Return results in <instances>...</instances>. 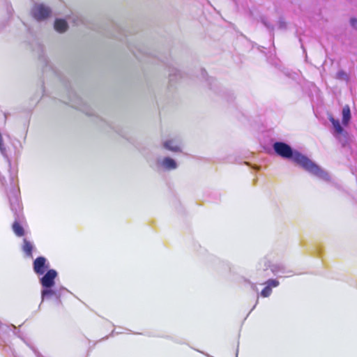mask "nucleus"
<instances>
[{
    "instance_id": "nucleus-14",
    "label": "nucleus",
    "mask_w": 357,
    "mask_h": 357,
    "mask_svg": "<svg viewBox=\"0 0 357 357\" xmlns=\"http://www.w3.org/2000/svg\"><path fill=\"white\" fill-rule=\"evenodd\" d=\"M68 20L75 25H78L82 22V18L77 14H73L68 17Z\"/></svg>"
},
{
    "instance_id": "nucleus-16",
    "label": "nucleus",
    "mask_w": 357,
    "mask_h": 357,
    "mask_svg": "<svg viewBox=\"0 0 357 357\" xmlns=\"http://www.w3.org/2000/svg\"><path fill=\"white\" fill-rule=\"evenodd\" d=\"M0 151L3 155H4L6 153V148L3 145V140L2 135L1 132H0Z\"/></svg>"
},
{
    "instance_id": "nucleus-4",
    "label": "nucleus",
    "mask_w": 357,
    "mask_h": 357,
    "mask_svg": "<svg viewBox=\"0 0 357 357\" xmlns=\"http://www.w3.org/2000/svg\"><path fill=\"white\" fill-rule=\"evenodd\" d=\"M57 276L56 271L52 269L48 271L46 274L40 278V283L43 287H53L54 285V279Z\"/></svg>"
},
{
    "instance_id": "nucleus-17",
    "label": "nucleus",
    "mask_w": 357,
    "mask_h": 357,
    "mask_svg": "<svg viewBox=\"0 0 357 357\" xmlns=\"http://www.w3.org/2000/svg\"><path fill=\"white\" fill-rule=\"evenodd\" d=\"M350 24L354 29L357 30V18H351Z\"/></svg>"
},
{
    "instance_id": "nucleus-13",
    "label": "nucleus",
    "mask_w": 357,
    "mask_h": 357,
    "mask_svg": "<svg viewBox=\"0 0 357 357\" xmlns=\"http://www.w3.org/2000/svg\"><path fill=\"white\" fill-rule=\"evenodd\" d=\"M13 229L14 233L17 236H22L24 234V230L23 227L17 222H15L13 223Z\"/></svg>"
},
{
    "instance_id": "nucleus-8",
    "label": "nucleus",
    "mask_w": 357,
    "mask_h": 357,
    "mask_svg": "<svg viewBox=\"0 0 357 357\" xmlns=\"http://www.w3.org/2000/svg\"><path fill=\"white\" fill-rule=\"evenodd\" d=\"M34 249V245L32 242L24 238L23 241L22 250L26 256L32 257V251Z\"/></svg>"
},
{
    "instance_id": "nucleus-11",
    "label": "nucleus",
    "mask_w": 357,
    "mask_h": 357,
    "mask_svg": "<svg viewBox=\"0 0 357 357\" xmlns=\"http://www.w3.org/2000/svg\"><path fill=\"white\" fill-rule=\"evenodd\" d=\"M351 119L350 108L348 105H345L342 109V124L347 126Z\"/></svg>"
},
{
    "instance_id": "nucleus-7",
    "label": "nucleus",
    "mask_w": 357,
    "mask_h": 357,
    "mask_svg": "<svg viewBox=\"0 0 357 357\" xmlns=\"http://www.w3.org/2000/svg\"><path fill=\"white\" fill-rule=\"evenodd\" d=\"M279 285V282L276 280H269L266 282V287L261 291V295L263 297H268L272 292V287H276Z\"/></svg>"
},
{
    "instance_id": "nucleus-5",
    "label": "nucleus",
    "mask_w": 357,
    "mask_h": 357,
    "mask_svg": "<svg viewBox=\"0 0 357 357\" xmlns=\"http://www.w3.org/2000/svg\"><path fill=\"white\" fill-rule=\"evenodd\" d=\"M157 164L159 167L165 170H174L178 167L176 160L169 157L158 159Z\"/></svg>"
},
{
    "instance_id": "nucleus-10",
    "label": "nucleus",
    "mask_w": 357,
    "mask_h": 357,
    "mask_svg": "<svg viewBox=\"0 0 357 357\" xmlns=\"http://www.w3.org/2000/svg\"><path fill=\"white\" fill-rule=\"evenodd\" d=\"M54 29L56 31L63 33L68 29V24L64 20L57 19L54 22Z\"/></svg>"
},
{
    "instance_id": "nucleus-1",
    "label": "nucleus",
    "mask_w": 357,
    "mask_h": 357,
    "mask_svg": "<svg viewBox=\"0 0 357 357\" xmlns=\"http://www.w3.org/2000/svg\"><path fill=\"white\" fill-rule=\"evenodd\" d=\"M273 149L278 155L291 159L296 165L317 178L324 181L330 180V175L327 172L305 155L298 151H293L288 144L284 142H275L273 144Z\"/></svg>"
},
{
    "instance_id": "nucleus-6",
    "label": "nucleus",
    "mask_w": 357,
    "mask_h": 357,
    "mask_svg": "<svg viewBox=\"0 0 357 357\" xmlns=\"http://www.w3.org/2000/svg\"><path fill=\"white\" fill-rule=\"evenodd\" d=\"M48 267V264H47V260L45 257H38L33 262V270L38 275L43 274Z\"/></svg>"
},
{
    "instance_id": "nucleus-12",
    "label": "nucleus",
    "mask_w": 357,
    "mask_h": 357,
    "mask_svg": "<svg viewBox=\"0 0 357 357\" xmlns=\"http://www.w3.org/2000/svg\"><path fill=\"white\" fill-rule=\"evenodd\" d=\"M330 121L332 123L333 128L337 135H340L343 132L344 130L340 126V123L338 120L335 119L333 116H330Z\"/></svg>"
},
{
    "instance_id": "nucleus-9",
    "label": "nucleus",
    "mask_w": 357,
    "mask_h": 357,
    "mask_svg": "<svg viewBox=\"0 0 357 357\" xmlns=\"http://www.w3.org/2000/svg\"><path fill=\"white\" fill-rule=\"evenodd\" d=\"M41 295L43 300L53 296L57 298L59 296V294H58L57 291L56 289H52V287H43L41 291Z\"/></svg>"
},
{
    "instance_id": "nucleus-3",
    "label": "nucleus",
    "mask_w": 357,
    "mask_h": 357,
    "mask_svg": "<svg viewBox=\"0 0 357 357\" xmlns=\"http://www.w3.org/2000/svg\"><path fill=\"white\" fill-rule=\"evenodd\" d=\"M50 9L43 4H36L32 9V15L37 20H43L50 15Z\"/></svg>"
},
{
    "instance_id": "nucleus-2",
    "label": "nucleus",
    "mask_w": 357,
    "mask_h": 357,
    "mask_svg": "<svg viewBox=\"0 0 357 357\" xmlns=\"http://www.w3.org/2000/svg\"><path fill=\"white\" fill-rule=\"evenodd\" d=\"M162 147L174 153L182 151V141L178 137H169L162 141Z\"/></svg>"
},
{
    "instance_id": "nucleus-15",
    "label": "nucleus",
    "mask_w": 357,
    "mask_h": 357,
    "mask_svg": "<svg viewBox=\"0 0 357 357\" xmlns=\"http://www.w3.org/2000/svg\"><path fill=\"white\" fill-rule=\"evenodd\" d=\"M337 77L340 79L347 81L349 77L346 73H344L343 71H340L337 73Z\"/></svg>"
}]
</instances>
